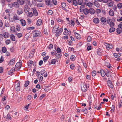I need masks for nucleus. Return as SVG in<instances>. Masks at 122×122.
Returning <instances> with one entry per match:
<instances>
[{
  "instance_id": "f257e3e1",
  "label": "nucleus",
  "mask_w": 122,
  "mask_h": 122,
  "mask_svg": "<svg viewBox=\"0 0 122 122\" xmlns=\"http://www.w3.org/2000/svg\"><path fill=\"white\" fill-rule=\"evenodd\" d=\"M81 90L83 92H86L89 87L88 85L85 83L81 84Z\"/></svg>"
},
{
  "instance_id": "f03ea898",
  "label": "nucleus",
  "mask_w": 122,
  "mask_h": 122,
  "mask_svg": "<svg viewBox=\"0 0 122 122\" xmlns=\"http://www.w3.org/2000/svg\"><path fill=\"white\" fill-rule=\"evenodd\" d=\"M33 36V37L40 36H41V32L37 30L33 31L32 32Z\"/></svg>"
},
{
  "instance_id": "7ed1b4c3",
  "label": "nucleus",
  "mask_w": 122,
  "mask_h": 122,
  "mask_svg": "<svg viewBox=\"0 0 122 122\" xmlns=\"http://www.w3.org/2000/svg\"><path fill=\"white\" fill-rule=\"evenodd\" d=\"M45 2L46 4L48 6L51 7L53 6L52 1L50 0H45Z\"/></svg>"
},
{
  "instance_id": "20e7f679",
  "label": "nucleus",
  "mask_w": 122,
  "mask_h": 122,
  "mask_svg": "<svg viewBox=\"0 0 122 122\" xmlns=\"http://www.w3.org/2000/svg\"><path fill=\"white\" fill-rule=\"evenodd\" d=\"M63 31L62 28H60L56 30V33L55 34V36L58 37L59 36L60 34L62 33Z\"/></svg>"
},
{
  "instance_id": "39448f33",
  "label": "nucleus",
  "mask_w": 122,
  "mask_h": 122,
  "mask_svg": "<svg viewBox=\"0 0 122 122\" xmlns=\"http://www.w3.org/2000/svg\"><path fill=\"white\" fill-rule=\"evenodd\" d=\"M15 88L16 91L17 92H19L20 90V83L18 82L17 84L15 85Z\"/></svg>"
},
{
  "instance_id": "423d86ee",
  "label": "nucleus",
  "mask_w": 122,
  "mask_h": 122,
  "mask_svg": "<svg viewBox=\"0 0 122 122\" xmlns=\"http://www.w3.org/2000/svg\"><path fill=\"white\" fill-rule=\"evenodd\" d=\"M105 45L106 46L107 49H111L113 48V46L111 44H110L106 43H105Z\"/></svg>"
},
{
  "instance_id": "0eeeda50",
  "label": "nucleus",
  "mask_w": 122,
  "mask_h": 122,
  "mask_svg": "<svg viewBox=\"0 0 122 122\" xmlns=\"http://www.w3.org/2000/svg\"><path fill=\"white\" fill-rule=\"evenodd\" d=\"M32 9V10L33 15L35 16H37L38 15V13L36 9L34 8H33Z\"/></svg>"
},
{
  "instance_id": "6e6552de",
  "label": "nucleus",
  "mask_w": 122,
  "mask_h": 122,
  "mask_svg": "<svg viewBox=\"0 0 122 122\" xmlns=\"http://www.w3.org/2000/svg\"><path fill=\"white\" fill-rule=\"evenodd\" d=\"M107 84H108V86L111 88H113V86L111 81L108 80L107 82Z\"/></svg>"
},
{
  "instance_id": "1a4fd4ad",
  "label": "nucleus",
  "mask_w": 122,
  "mask_h": 122,
  "mask_svg": "<svg viewBox=\"0 0 122 122\" xmlns=\"http://www.w3.org/2000/svg\"><path fill=\"white\" fill-rule=\"evenodd\" d=\"M105 71V70L104 71L102 69H101L100 70V72L101 76L102 77H104L106 74Z\"/></svg>"
},
{
  "instance_id": "9d476101",
  "label": "nucleus",
  "mask_w": 122,
  "mask_h": 122,
  "mask_svg": "<svg viewBox=\"0 0 122 122\" xmlns=\"http://www.w3.org/2000/svg\"><path fill=\"white\" fill-rule=\"evenodd\" d=\"M24 9V11L26 13L28 12L29 11V8L27 5L25 6Z\"/></svg>"
},
{
  "instance_id": "9b49d317",
  "label": "nucleus",
  "mask_w": 122,
  "mask_h": 122,
  "mask_svg": "<svg viewBox=\"0 0 122 122\" xmlns=\"http://www.w3.org/2000/svg\"><path fill=\"white\" fill-rule=\"evenodd\" d=\"M17 13L18 15H20L23 12V10L22 8H19L17 10Z\"/></svg>"
},
{
  "instance_id": "f8f14e48",
  "label": "nucleus",
  "mask_w": 122,
  "mask_h": 122,
  "mask_svg": "<svg viewBox=\"0 0 122 122\" xmlns=\"http://www.w3.org/2000/svg\"><path fill=\"white\" fill-rule=\"evenodd\" d=\"M42 20L41 19H39L37 21L36 24L37 26H40L42 25Z\"/></svg>"
},
{
  "instance_id": "ddd939ff",
  "label": "nucleus",
  "mask_w": 122,
  "mask_h": 122,
  "mask_svg": "<svg viewBox=\"0 0 122 122\" xmlns=\"http://www.w3.org/2000/svg\"><path fill=\"white\" fill-rule=\"evenodd\" d=\"M95 12L93 8H91L89 9V13L91 15L94 14Z\"/></svg>"
},
{
  "instance_id": "4468645a",
  "label": "nucleus",
  "mask_w": 122,
  "mask_h": 122,
  "mask_svg": "<svg viewBox=\"0 0 122 122\" xmlns=\"http://www.w3.org/2000/svg\"><path fill=\"white\" fill-rule=\"evenodd\" d=\"M64 30L65 31L63 32L64 34L66 35H69L70 31L69 30V29L68 30L67 28H65L64 29Z\"/></svg>"
},
{
  "instance_id": "2eb2a0df",
  "label": "nucleus",
  "mask_w": 122,
  "mask_h": 122,
  "mask_svg": "<svg viewBox=\"0 0 122 122\" xmlns=\"http://www.w3.org/2000/svg\"><path fill=\"white\" fill-rule=\"evenodd\" d=\"M83 12L85 15L88 14L89 13V9L85 8L83 9Z\"/></svg>"
},
{
  "instance_id": "dca6fc26",
  "label": "nucleus",
  "mask_w": 122,
  "mask_h": 122,
  "mask_svg": "<svg viewBox=\"0 0 122 122\" xmlns=\"http://www.w3.org/2000/svg\"><path fill=\"white\" fill-rule=\"evenodd\" d=\"M13 7H15V8H17L19 7V3L17 2H15L13 3Z\"/></svg>"
},
{
  "instance_id": "f3484780",
  "label": "nucleus",
  "mask_w": 122,
  "mask_h": 122,
  "mask_svg": "<svg viewBox=\"0 0 122 122\" xmlns=\"http://www.w3.org/2000/svg\"><path fill=\"white\" fill-rule=\"evenodd\" d=\"M102 50L100 49L99 48L97 51V53L98 55L101 56L102 55Z\"/></svg>"
},
{
  "instance_id": "a211bd4d",
  "label": "nucleus",
  "mask_w": 122,
  "mask_h": 122,
  "mask_svg": "<svg viewBox=\"0 0 122 122\" xmlns=\"http://www.w3.org/2000/svg\"><path fill=\"white\" fill-rule=\"evenodd\" d=\"M93 22L95 24H97L99 22V19L97 18H95L93 20Z\"/></svg>"
},
{
  "instance_id": "6ab92c4d",
  "label": "nucleus",
  "mask_w": 122,
  "mask_h": 122,
  "mask_svg": "<svg viewBox=\"0 0 122 122\" xmlns=\"http://www.w3.org/2000/svg\"><path fill=\"white\" fill-rule=\"evenodd\" d=\"M74 34L75 36L77 39H79L81 38V36L79 34L76 32H75L74 33Z\"/></svg>"
},
{
  "instance_id": "aec40b11",
  "label": "nucleus",
  "mask_w": 122,
  "mask_h": 122,
  "mask_svg": "<svg viewBox=\"0 0 122 122\" xmlns=\"http://www.w3.org/2000/svg\"><path fill=\"white\" fill-rule=\"evenodd\" d=\"M10 30H11L12 33H13L15 32L16 34L17 32L16 31L15 32V27L13 26L11 27L10 28Z\"/></svg>"
},
{
  "instance_id": "412c9836",
  "label": "nucleus",
  "mask_w": 122,
  "mask_h": 122,
  "mask_svg": "<svg viewBox=\"0 0 122 122\" xmlns=\"http://www.w3.org/2000/svg\"><path fill=\"white\" fill-rule=\"evenodd\" d=\"M100 21L102 23H105L107 21V19L105 17H103L101 18Z\"/></svg>"
},
{
  "instance_id": "4be33fe9",
  "label": "nucleus",
  "mask_w": 122,
  "mask_h": 122,
  "mask_svg": "<svg viewBox=\"0 0 122 122\" xmlns=\"http://www.w3.org/2000/svg\"><path fill=\"white\" fill-rule=\"evenodd\" d=\"M108 7H111L112 6L113 4V2L111 0H109L108 1Z\"/></svg>"
},
{
  "instance_id": "5701e85b",
  "label": "nucleus",
  "mask_w": 122,
  "mask_h": 122,
  "mask_svg": "<svg viewBox=\"0 0 122 122\" xmlns=\"http://www.w3.org/2000/svg\"><path fill=\"white\" fill-rule=\"evenodd\" d=\"M21 23L23 26H24L26 25V22L23 19H21L20 20Z\"/></svg>"
},
{
  "instance_id": "b1692460",
  "label": "nucleus",
  "mask_w": 122,
  "mask_h": 122,
  "mask_svg": "<svg viewBox=\"0 0 122 122\" xmlns=\"http://www.w3.org/2000/svg\"><path fill=\"white\" fill-rule=\"evenodd\" d=\"M109 14L111 16H113L114 15V13L112 9H111L109 11Z\"/></svg>"
},
{
  "instance_id": "393cba45",
  "label": "nucleus",
  "mask_w": 122,
  "mask_h": 122,
  "mask_svg": "<svg viewBox=\"0 0 122 122\" xmlns=\"http://www.w3.org/2000/svg\"><path fill=\"white\" fill-rule=\"evenodd\" d=\"M15 59L13 58L8 63L9 65H13L15 63Z\"/></svg>"
},
{
  "instance_id": "a878e982",
  "label": "nucleus",
  "mask_w": 122,
  "mask_h": 122,
  "mask_svg": "<svg viewBox=\"0 0 122 122\" xmlns=\"http://www.w3.org/2000/svg\"><path fill=\"white\" fill-rule=\"evenodd\" d=\"M81 111L84 112L85 114H87L88 112V110L86 108L82 109L81 110Z\"/></svg>"
},
{
  "instance_id": "bb28decb",
  "label": "nucleus",
  "mask_w": 122,
  "mask_h": 122,
  "mask_svg": "<svg viewBox=\"0 0 122 122\" xmlns=\"http://www.w3.org/2000/svg\"><path fill=\"white\" fill-rule=\"evenodd\" d=\"M22 66V64H21V62L20 63V62H18L16 64L15 66V68H18L19 66L20 68Z\"/></svg>"
},
{
  "instance_id": "cd10ccee",
  "label": "nucleus",
  "mask_w": 122,
  "mask_h": 122,
  "mask_svg": "<svg viewBox=\"0 0 122 122\" xmlns=\"http://www.w3.org/2000/svg\"><path fill=\"white\" fill-rule=\"evenodd\" d=\"M62 55L61 53L58 52L56 53L55 55L56 57H57V58H60L61 56Z\"/></svg>"
},
{
  "instance_id": "c85d7f7f",
  "label": "nucleus",
  "mask_w": 122,
  "mask_h": 122,
  "mask_svg": "<svg viewBox=\"0 0 122 122\" xmlns=\"http://www.w3.org/2000/svg\"><path fill=\"white\" fill-rule=\"evenodd\" d=\"M4 37L6 38H7L10 36L9 34L7 32H5L3 34Z\"/></svg>"
},
{
  "instance_id": "c756f323",
  "label": "nucleus",
  "mask_w": 122,
  "mask_h": 122,
  "mask_svg": "<svg viewBox=\"0 0 122 122\" xmlns=\"http://www.w3.org/2000/svg\"><path fill=\"white\" fill-rule=\"evenodd\" d=\"M17 2L18 3L21 5L24 4V2L23 0H17Z\"/></svg>"
},
{
  "instance_id": "7c9ffc66",
  "label": "nucleus",
  "mask_w": 122,
  "mask_h": 122,
  "mask_svg": "<svg viewBox=\"0 0 122 122\" xmlns=\"http://www.w3.org/2000/svg\"><path fill=\"white\" fill-rule=\"evenodd\" d=\"M86 5L88 6L89 7H92L93 4L92 3L90 2L87 3Z\"/></svg>"
},
{
  "instance_id": "2f4dec72",
  "label": "nucleus",
  "mask_w": 122,
  "mask_h": 122,
  "mask_svg": "<svg viewBox=\"0 0 122 122\" xmlns=\"http://www.w3.org/2000/svg\"><path fill=\"white\" fill-rule=\"evenodd\" d=\"M69 22L70 23H69V24L71 26H74L75 23L72 20H71V21H69Z\"/></svg>"
},
{
  "instance_id": "473e14b6",
  "label": "nucleus",
  "mask_w": 122,
  "mask_h": 122,
  "mask_svg": "<svg viewBox=\"0 0 122 122\" xmlns=\"http://www.w3.org/2000/svg\"><path fill=\"white\" fill-rule=\"evenodd\" d=\"M49 56H47L43 58V61L44 62H46L47 60L49 58Z\"/></svg>"
},
{
  "instance_id": "72a5a7b5",
  "label": "nucleus",
  "mask_w": 122,
  "mask_h": 122,
  "mask_svg": "<svg viewBox=\"0 0 122 122\" xmlns=\"http://www.w3.org/2000/svg\"><path fill=\"white\" fill-rule=\"evenodd\" d=\"M30 35V33H27L25 35V38L26 39V40H27L29 38V37Z\"/></svg>"
},
{
  "instance_id": "f704fd0d",
  "label": "nucleus",
  "mask_w": 122,
  "mask_h": 122,
  "mask_svg": "<svg viewBox=\"0 0 122 122\" xmlns=\"http://www.w3.org/2000/svg\"><path fill=\"white\" fill-rule=\"evenodd\" d=\"M67 41L68 42V44L70 46H72L73 45V42L70 40H67Z\"/></svg>"
},
{
  "instance_id": "c9c22d12",
  "label": "nucleus",
  "mask_w": 122,
  "mask_h": 122,
  "mask_svg": "<svg viewBox=\"0 0 122 122\" xmlns=\"http://www.w3.org/2000/svg\"><path fill=\"white\" fill-rule=\"evenodd\" d=\"M115 29L113 27H111L109 30V31L110 33H112L115 31Z\"/></svg>"
},
{
  "instance_id": "e433bc0d",
  "label": "nucleus",
  "mask_w": 122,
  "mask_h": 122,
  "mask_svg": "<svg viewBox=\"0 0 122 122\" xmlns=\"http://www.w3.org/2000/svg\"><path fill=\"white\" fill-rule=\"evenodd\" d=\"M10 38L13 41H15V38L13 34H11L10 35Z\"/></svg>"
},
{
  "instance_id": "4c0bfd02",
  "label": "nucleus",
  "mask_w": 122,
  "mask_h": 122,
  "mask_svg": "<svg viewBox=\"0 0 122 122\" xmlns=\"http://www.w3.org/2000/svg\"><path fill=\"white\" fill-rule=\"evenodd\" d=\"M95 5L97 7H98L100 6V4L97 1H95L94 2Z\"/></svg>"
},
{
  "instance_id": "58836bf2",
  "label": "nucleus",
  "mask_w": 122,
  "mask_h": 122,
  "mask_svg": "<svg viewBox=\"0 0 122 122\" xmlns=\"http://www.w3.org/2000/svg\"><path fill=\"white\" fill-rule=\"evenodd\" d=\"M7 51L6 48L5 47H3L2 48V51L3 53H5Z\"/></svg>"
},
{
  "instance_id": "ea45409f",
  "label": "nucleus",
  "mask_w": 122,
  "mask_h": 122,
  "mask_svg": "<svg viewBox=\"0 0 122 122\" xmlns=\"http://www.w3.org/2000/svg\"><path fill=\"white\" fill-rule=\"evenodd\" d=\"M5 25L6 27H9L10 26L9 23L7 21H6L5 22Z\"/></svg>"
},
{
  "instance_id": "a19ab883",
  "label": "nucleus",
  "mask_w": 122,
  "mask_h": 122,
  "mask_svg": "<svg viewBox=\"0 0 122 122\" xmlns=\"http://www.w3.org/2000/svg\"><path fill=\"white\" fill-rule=\"evenodd\" d=\"M61 5L62 8H63L64 9L66 6V4L64 2H62L61 3Z\"/></svg>"
},
{
  "instance_id": "79ce46f5",
  "label": "nucleus",
  "mask_w": 122,
  "mask_h": 122,
  "mask_svg": "<svg viewBox=\"0 0 122 122\" xmlns=\"http://www.w3.org/2000/svg\"><path fill=\"white\" fill-rule=\"evenodd\" d=\"M11 117L10 116V114L8 113L6 116V119L11 120Z\"/></svg>"
},
{
  "instance_id": "37998d69",
  "label": "nucleus",
  "mask_w": 122,
  "mask_h": 122,
  "mask_svg": "<svg viewBox=\"0 0 122 122\" xmlns=\"http://www.w3.org/2000/svg\"><path fill=\"white\" fill-rule=\"evenodd\" d=\"M113 55L114 57L115 58H117L120 56V54H118L116 53H114Z\"/></svg>"
},
{
  "instance_id": "c03bdc74",
  "label": "nucleus",
  "mask_w": 122,
  "mask_h": 122,
  "mask_svg": "<svg viewBox=\"0 0 122 122\" xmlns=\"http://www.w3.org/2000/svg\"><path fill=\"white\" fill-rule=\"evenodd\" d=\"M33 16V13L32 12H29L27 16L29 17H32Z\"/></svg>"
},
{
  "instance_id": "a18cd8bd",
  "label": "nucleus",
  "mask_w": 122,
  "mask_h": 122,
  "mask_svg": "<svg viewBox=\"0 0 122 122\" xmlns=\"http://www.w3.org/2000/svg\"><path fill=\"white\" fill-rule=\"evenodd\" d=\"M73 5L75 6H77L78 4L76 0H73Z\"/></svg>"
},
{
  "instance_id": "49530a36",
  "label": "nucleus",
  "mask_w": 122,
  "mask_h": 122,
  "mask_svg": "<svg viewBox=\"0 0 122 122\" xmlns=\"http://www.w3.org/2000/svg\"><path fill=\"white\" fill-rule=\"evenodd\" d=\"M29 81L27 80L25 81V84L24 85V86L25 87H26L29 84Z\"/></svg>"
},
{
  "instance_id": "de8ad7c7",
  "label": "nucleus",
  "mask_w": 122,
  "mask_h": 122,
  "mask_svg": "<svg viewBox=\"0 0 122 122\" xmlns=\"http://www.w3.org/2000/svg\"><path fill=\"white\" fill-rule=\"evenodd\" d=\"M105 71L106 73V76L107 77H109V71L107 69H106L105 70Z\"/></svg>"
},
{
  "instance_id": "09e8293b",
  "label": "nucleus",
  "mask_w": 122,
  "mask_h": 122,
  "mask_svg": "<svg viewBox=\"0 0 122 122\" xmlns=\"http://www.w3.org/2000/svg\"><path fill=\"white\" fill-rule=\"evenodd\" d=\"M56 62L55 59H52L51 62V64L49 62L48 64L49 65H50L51 64H55Z\"/></svg>"
},
{
  "instance_id": "8fccbe9b",
  "label": "nucleus",
  "mask_w": 122,
  "mask_h": 122,
  "mask_svg": "<svg viewBox=\"0 0 122 122\" xmlns=\"http://www.w3.org/2000/svg\"><path fill=\"white\" fill-rule=\"evenodd\" d=\"M33 63V61H32L30 60L28 62V65L29 66H31Z\"/></svg>"
},
{
  "instance_id": "3c124183",
  "label": "nucleus",
  "mask_w": 122,
  "mask_h": 122,
  "mask_svg": "<svg viewBox=\"0 0 122 122\" xmlns=\"http://www.w3.org/2000/svg\"><path fill=\"white\" fill-rule=\"evenodd\" d=\"M43 4L42 3H40L38 4L37 5V6L38 7H43Z\"/></svg>"
},
{
  "instance_id": "603ef678",
  "label": "nucleus",
  "mask_w": 122,
  "mask_h": 122,
  "mask_svg": "<svg viewBox=\"0 0 122 122\" xmlns=\"http://www.w3.org/2000/svg\"><path fill=\"white\" fill-rule=\"evenodd\" d=\"M47 14L48 15H51L53 13V12L51 10H49L47 12Z\"/></svg>"
},
{
  "instance_id": "864d4df0",
  "label": "nucleus",
  "mask_w": 122,
  "mask_h": 122,
  "mask_svg": "<svg viewBox=\"0 0 122 122\" xmlns=\"http://www.w3.org/2000/svg\"><path fill=\"white\" fill-rule=\"evenodd\" d=\"M5 43L6 45H8L11 43V41L9 39L5 41Z\"/></svg>"
},
{
  "instance_id": "5fc2aeb1",
  "label": "nucleus",
  "mask_w": 122,
  "mask_h": 122,
  "mask_svg": "<svg viewBox=\"0 0 122 122\" xmlns=\"http://www.w3.org/2000/svg\"><path fill=\"white\" fill-rule=\"evenodd\" d=\"M110 26L111 27H113L114 26V23L112 21H111L110 22V23L109 24Z\"/></svg>"
},
{
  "instance_id": "6e6d98bb",
  "label": "nucleus",
  "mask_w": 122,
  "mask_h": 122,
  "mask_svg": "<svg viewBox=\"0 0 122 122\" xmlns=\"http://www.w3.org/2000/svg\"><path fill=\"white\" fill-rule=\"evenodd\" d=\"M95 12L97 14H99L101 12V11L100 9H96Z\"/></svg>"
},
{
  "instance_id": "4d7b16f0",
  "label": "nucleus",
  "mask_w": 122,
  "mask_h": 122,
  "mask_svg": "<svg viewBox=\"0 0 122 122\" xmlns=\"http://www.w3.org/2000/svg\"><path fill=\"white\" fill-rule=\"evenodd\" d=\"M116 31L117 32L118 34H120L121 32V30L118 28L116 29Z\"/></svg>"
},
{
  "instance_id": "13d9d810",
  "label": "nucleus",
  "mask_w": 122,
  "mask_h": 122,
  "mask_svg": "<svg viewBox=\"0 0 122 122\" xmlns=\"http://www.w3.org/2000/svg\"><path fill=\"white\" fill-rule=\"evenodd\" d=\"M75 66V65L73 64H72L70 65V68L71 69L73 70L74 69Z\"/></svg>"
},
{
  "instance_id": "bf43d9fd",
  "label": "nucleus",
  "mask_w": 122,
  "mask_h": 122,
  "mask_svg": "<svg viewBox=\"0 0 122 122\" xmlns=\"http://www.w3.org/2000/svg\"><path fill=\"white\" fill-rule=\"evenodd\" d=\"M96 71L95 70L93 71L92 73V76H95L96 75Z\"/></svg>"
},
{
  "instance_id": "052dcab7",
  "label": "nucleus",
  "mask_w": 122,
  "mask_h": 122,
  "mask_svg": "<svg viewBox=\"0 0 122 122\" xmlns=\"http://www.w3.org/2000/svg\"><path fill=\"white\" fill-rule=\"evenodd\" d=\"M78 5H81L83 3L82 0H78Z\"/></svg>"
},
{
  "instance_id": "680f3d73",
  "label": "nucleus",
  "mask_w": 122,
  "mask_h": 122,
  "mask_svg": "<svg viewBox=\"0 0 122 122\" xmlns=\"http://www.w3.org/2000/svg\"><path fill=\"white\" fill-rule=\"evenodd\" d=\"M17 37L18 38H20L22 36V35L21 33H19L17 34Z\"/></svg>"
},
{
  "instance_id": "e2e57ef3",
  "label": "nucleus",
  "mask_w": 122,
  "mask_h": 122,
  "mask_svg": "<svg viewBox=\"0 0 122 122\" xmlns=\"http://www.w3.org/2000/svg\"><path fill=\"white\" fill-rule=\"evenodd\" d=\"M59 27V26L58 25H56L53 27V29H56V30L58 29V28Z\"/></svg>"
},
{
  "instance_id": "0e129e2a",
  "label": "nucleus",
  "mask_w": 122,
  "mask_h": 122,
  "mask_svg": "<svg viewBox=\"0 0 122 122\" xmlns=\"http://www.w3.org/2000/svg\"><path fill=\"white\" fill-rule=\"evenodd\" d=\"M16 29L17 31H20V27L19 25H17L16 26Z\"/></svg>"
},
{
  "instance_id": "69168bd1",
  "label": "nucleus",
  "mask_w": 122,
  "mask_h": 122,
  "mask_svg": "<svg viewBox=\"0 0 122 122\" xmlns=\"http://www.w3.org/2000/svg\"><path fill=\"white\" fill-rule=\"evenodd\" d=\"M32 3L34 5H36L37 3L36 2V0H32Z\"/></svg>"
},
{
  "instance_id": "338daca9",
  "label": "nucleus",
  "mask_w": 122,
  "mask_h": 122,
  "mask_svg": "<svg viewBox=\"0 0 122 122\" xmlns=\"http://www.w3.org/2000/svg\"><path fill=\"white\" fill-rule=\"evenodd\" d=\"M52 3L55 5H56L57 4V2L56 0H52Z\"/></svg>"
},
{
  "instance_id": "774afa93",
  "label": "nucleus",
  "mask_w": 122,
  "mask_h": 122,
  "mask_svg": "<svg viewBox=\"0 0 122 122\" xmlns=\"http://www.w3.org/2000/svg\"><path fill=\"white\" fill-rule=\"evenodd\" d=\"M118 7L120 9L122 7V3H120L118 4L117 5Z\"/></svg>"
}]
</instances>
